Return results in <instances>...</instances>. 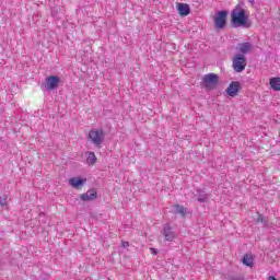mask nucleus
<instances>
[{
  "label": "nucleus",
  "mask_w": 280,
  "mask_h": 280,
  "mask_svg": "<svg viewBox=\"0 0 280 280\" xmlns=\"http://www.w3.org/2000/svg\"><path fill=\"white\" fill-rule=\"evenodd\" d=\"M231 25L232 27H244L245 30H250L253 23L250 22L246 10L233 9L231 12Z\"/></svg>",
  "instance_id": "f257e3e1"
},
{
  "label": "nucleus",
  "mask_w": 280,
  "mask_h": 280,
  "mask_svg": "<svg viewBox=\"0 0 280 280\" xmlns=\"http://www.w3.org/2000/svg\"><path fill=\"white\" fill-rule=\"evenodd\" d=\"M219 82H220V75H218L217 73H208L202 78V84H203V88L207 89V91H213V89L218 86Z\"/></svg>",
  "instance_id": "f03ea898"
},
{
  "label": "nucleus",
  "mask_w": 280,
  "mask_h": 280,
  "mask_svg": "<svg viewBox=\"0 0 280 280\" xmlns=\"http://www.w3.org/2000/svg\"><path fill=\"white\" fill-rule=\"evenodd\" d=\"M228 16H229V11L226 10L218 11L213 18L214 30H224L226 27Z\"/></svg>",
  "instance_id": "7ed1b4c3"
},
{
  "label": "nucleus",
  "mask_w": 280,
  "mask_h": 280,
  "mask_svg": "<svg viewBox=\"0 0 280 280\" xmlns=\"http://www.w3.org/2000/svg\"><path fill=\"white\" fill-rule=\"evenodd\" d=\"M246 56L242 54L235 55L234 58L232 59V67L235 73H242V71L246 69Z\"/></svg>",
  "instance_id": "20e7f679"
},
{
  "label": "nucleus",
  "mask_w": 280,
  "mask_h": 280,
  "mask_svg": "<svg viewBox=\"0 0 280 280\" xmlns=\"http://www.w3.org/2000/svg\"><path fill=\"white\" fill-rule=\"evenodd\" d=\"M59 84H60V77L58 75H49L45 79V82L43 83L46 91H55V89H58Z\"/></svg>",
  "instance_id": "39448f33"
},
{
  "label": "nucleus",
  "mask_w": 280,
  "mask_h": 280,
  "mask_svg": "<svg viewBox=\"0 0 280 280\" xmlns=\"http://www.w3.org/2000/svg\"><path fill=\"white\" fill-rule=\"evenodd\" d=\"M104 131L103 130H97V129H92L89 132V139L92 140L94 145H102L104 143Z\"/></svg>",
  "instance_id": "423d86ee"
},
{
  "label": "nucleus",
  "mask_w": 280,
  "mask_h": 280,
  "mask_svg": "<svg viewBox=\"0 0 280 280\" xmlns=\"http://www.w3.org/2000/svg\"><path fill=\"white\" fill-rule=\"evenodd\" d=\"M242 91V83L240 81H232L226 88L225 93L229 97H237Z\"/></svg>",
  "instance_id": "0eeeda50"
},
{
  "label": "nucleus",
  "mask_w": 280,
  "mask_h": 280,
  "mask_svg": "<svg viewBox=\"0 0 280 280\" xmlns=\"http://www.w3.org/2000/svg\"><path fill=\"white\" fill-rule=\"evenodd\" d=\"M176 9L179 16H189V14H191V7H189L187 3L177 2Z\"/></svg>",
  "instance_id": "6e6552de"
},
{
  "label": "nucleus",
  "mask_w": 280,
  "mask_h": 280,
  "mask_svg": "<svg viewBox=\"0 0 280 280\" xmlns=\"http://www.w3.org/2000/svg\"><path fill=\"white\" fill-rule=\"evenodd\" d=\"M69 185L73 187V189H82L84 185H86V178L82 177H71L69 179Z\"/></svg>",
  "instance_id": "1a4fd4ad"
},
{
  "label": "nucleus",
  "mask_w": 280,
  "mask_h": 280,
  "mask_svg": "<svg viewBox=\"0 0 280 280\" xmlns=\"http://www.w3.org/2000/svg\"><path fill=\"white\" fill-rule=\"evenodd\" d=\"M82 202H91V200H97V191L95 189H89L86 192L80 196Z\"/></svg>",
  "instance_id": "9d476101"
},
{
  "label": "nucleus",
  "mask_w": 280,
  "mask_h": 280,
  "mask_svg": "<svg viewBox=\"0 0 280 280\" xmlns=\"http://www.w3.org/2000/svg\"><path fill=\"white\" fill-rule=\"evenodd\" d=\"M163 235H164L165 242H174V237H176V235L174 234V231H172V228H170L168 223L164 225Z\"/></svg>",
  "instance_id": "9b49d317"
},
{
  "label": "nucleus",
  "mask_w": 280,
  "mask_h": 280,
  "mask_svg": "<svg viewBox=\"0 0 280 280\" xmlns=\"http://www.w3.org/2000/svg\"><path fill=\"white\" fill-rule=\"evenodd\" d=\"M195 197L197 198V202H207L209 200V195L200 188L196 189Z\"/></svg>",
  "instance_id": "f8f14e48"
},
{
  "label": "nucleus",
  "mask_w": 280,
  "mask_h": 280,
  "mask_svg": "<svg viewBox=\"0 0 280 280\" xmlns=\"http://www.w3.org/2000/svg\"><path fill=\"white\" fill-rule=\"evenodd\" d=\"M242 261L243 266H247V268H253V266H255V258L253 257V254H245Z\"/></svg>",
  "instance_id": "ddd939ff"
},
{
  "label": "nucleus",
  "mask_w": 280,
  "mask_h": 280,
  "mask_svg": "<svg viewBox=\"0 0 280 280\" xmlns=\"http://www.w3.org/2000/svg\"><path fill=\"white\" fill-rule=\"evenodd\" d=\"M250 49H253V44L248 42L241 44V47H240L241 55L246 56V54H248Z\"/></svg>",
  "instance_id": "4468645a"
},
{
  "label": "nucleus",
  "mask_w": 280,
  "mask_h": 280,
  "mask_svg": "<svg viewBox=\"0 0 280 280\" xmlns=\"http://www.w3.org/2000/svg\"><path fill=\"white\" fill-rule=\"evenodd\" d=\"M269 85L271 86L272 91H280V78H271L269 80Z\"/></svg>",
  "instance_id": "2eb2a0df"
},
{
  "label": "nucleus",
  "mask_w": 280,
  "mask_h": 280,
  "mask_svg": "<svg viewBox=\"0 0 280 280\" xmlns=\"http://www.w3.org/2000/svg\"><path fill=\"white\" fill-rule=\"evenodd\" d=\"M88 163L89 165H95V163H97V158L95 156V152L93 151L89 152Z\"/></svg>",
  "instance_id": "dca6fc26"
},
{
  "label": "nucleus",
  "mask_w": 280,
  "mask_h": 280,
  "mask_svg": "<svg viewBox=\"0 0 280 280\" xmlns=\"http://www.w3.org/2000/svg\"><path fill=\"white\" fill-rule=\"evenodd\" d=\"M175 209H176V213H179V215H182V218H185L187 210L185 209L184 206L175 205Z\"/></svg>",
  "instance_id": "f3484780"
},
{
  "label": "nucleus",
  "mask_w": 280,
  "mask_h": 280,
  "mask_svg": "<svg viewBox=\"0 0 280 280\" xmlns=\"http://www.w3.org/2000/svg\"><path fill=\"white\" fill-rule=\"evenodd\" d=\"M256 222H258V223L260 222V224H262V226H268V219H266V217H264V214H258Z\"/></svg>",
  "instance_id": "a211bd4d"
},
{
  "label": "nucleus",
  "mask_w": 280,
  "mask_h": 280,
  "mask_svg": "<svg viewBox=\"0 0 280 280\" xmlns=\"http://www.w3.org/2000/svg\"><path fill=\"white\" fill-rule=\"evenodd\" d=\"M0 207H8V196L0 197Z\"/></svg>",
  "instance_id": "6ab92c4d"
},
{
  "label": "nucleus",
  "mask_w": 280,
  "mask_h": 280,
  "mask_svg": "<svg viewBox=\"0 0 280 280\" xmlns=\"http://www.w3.org/2000/svg\"><path fill=\"white\" fill-rule=\"evenodd\" d=\"M234 10H245L244 9V2H238V4L234 8Z\"/></svg>",
  "instance_id": "aec40b11"
},
{
  "label": "nucleus",
  "mask_w": 280,
  "mask_h": 280,
  "mask_svg": "<svg viewBox=\"0 0 280 280\" xmlns=\"http://www.w3.org/2000/svg\"><path fill=\"white\" fill-rule=\"evenodd\" d=\"M130 246L129 242H122V248H128Z\"/></svg>",
  "instance_id": "412c9836"
},
{
  "label": "nucleus",
  "mask_w": 280,
  "mask_h": 280,
  "mask_svg": "<svg viewBox=\"0 0 280 280\" xmlns=\"http://www.w3.org/2000/svg\"><path fill=\"white\" fill-rule=\"evenodd\" d=\"M151 253L152 255H159V250H156V248H151Z\"/></svg>",
  "instance_id": "4be33fe9"
},
{
  "label": "nucleus",
  "mask_w": 280,
  "mask_h": 280,
  "mask_svg": "<svg viewBox=\"0 0 280 280\" xmlns=\"http://www.w3.org/2000/svg\"><path fill=\"white\" fill-rule=\"evenodd\" d=\"M267 280H277L275 276H270Z\"/></svg>",
  "instance_id": "5701e85b"
},
{
  "label": "nucleus",
  "mask_w": 280,
  "mask_h": 280,
  "mask_svg": "<svg viewBox=\"0 0 280 280\" xmlns=\"http://www.w3.org/2000/svg\"><path fill=\"white\" fill-rule=\"evenodd\" d=\"M252 5H255V0H248Z\"/></svg>",
  "instance_id": "b1692460"
}]
</instances>
